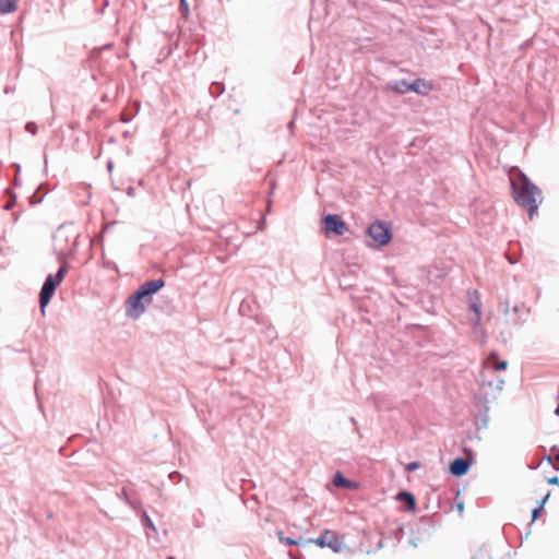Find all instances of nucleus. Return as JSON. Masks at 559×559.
<instances>
[{"instance_id": "nucleus-1", "label": "nucleus", "mask_w": 559, "mask_h": 559, "mask_svg": "<svg viewBox=\"0 0 559 559\" xmlns=\"http://www.w3.org/2000/svg\"><path fill=\"white\" fill-rule=\"evenodd\" d=\"M510 182L516 203L526 209L530 217L533 218L538 209L540 190L519 170L511 174Z\"/></svg>"}, {"instance_id": "nucleus-2", "label": "nucleus", "mask_w": 559, "mask_h": 559, "mask_svg": "<svg viewBox=\"0 0 559 559\" xmlns=\"http://www.w3.org/2000/svg\"><path fill=\"white\" fill-rule=\"evenodd\" d=\"M67 271L68 265L62 264L56 275L49 274L47 276L39 294V305L41 313H45V308L47 307L51 297L53 296L57 286L62 282L64 275L67 274Z\"/></svg>"}, {"instance_id": "nucleus-3", "label": "nucleus", "mask_w": 559, "mask_h": 559, "mask_svg": "<svg viewBox=\"0 0 559 559\" xmlns=\"http://www.w3.org/2000/svg\"><path fill=\"white\" fill-rule=\"evenodd\" d=\"M367 233L371 239V241L368 242L370 247H382L391 240V231L382 222L371 224Z\"/></svg>"}, {"instance_id": "nucleus-4", "label": "nucleus", "mask_w": 559, "mask_h": 559, "mask_svg": "<svg viewBox=\"0 0 559 559\" xmlns=\"http://www.w3.org/2000/svg\"><path fill=\"white\" fill-rule=\"evenodd\" d=\"M316 544L317 546L324 548L329 547L334 552H340L345 548V545L342 539L332 531L326 530L320 537L316 539H308L307 544Z\"/></svg>"}, {"instance_id": "nucleus-5", "label": "nucleus", "mask_w": 559, "mask_h": 559, "mask_svg": "<svg viewBox=\"0 0 559 559\" xmlns=\"http://www.w3.org/2000/svg\"><path fill=\"white\" fill-rule=\"evenodd\" d=\"M147 302H144V299L139 295L135 290L126 302V314L128 318L138 319L140 318L147 308Z\"/></svg>"}, {"instance_id": "nucleus-6", "label": "nucleus", "mask_w": 559, "mask_h": 559, "mask_svg": "<svg viewBox=\"0 0 559 559\" xmlns=\"http://www.w3.org/2000/svg\"><path fill=\"white\" fill-rule=\"evenodd\" d=\"M164 285L165 282L160 278L147 281L144 284H142L136 289V292L144 299V302H147V305H150L153 300V295L160 290L164 287Z\"/></svg>"}, {"instance_id": "nucleus-7", "label": "nucleus", "mask_w": 559, "mask_h": 559, "mask_svg": "<svg viewBox=\"0 0 559 559\" xmlns=\"http://www.w3.org/2000/svg\"><path fill=\"white\" fill-rule=\"evenodd\" d=\"M324 231L326 235L333 233L337 236H342L346 233V224L341 219L338 215L329 214L323 218Z\"/></svg>"}, {"instance_id": "nucleus-8", "label": "nucleus", "mask_w": 559, "mask_h": 559, "mask_svg": "<svg viewBox=\"0 0 559 559\" xmlns=\"http://www.w3.org/2000/svg\"><path fill=\"white\" fill-rule=\"evenodd\" d=\"M73 238V246L69 249V254H73L76 249V239L79 234L74 230L72 225H62L58 228L55 239L58 243L68 241L69 238Z\"/></svg>"}, {"instance_id": "nucleus-9", "label": "nucleus", "mask_w": 559, "mask_h": 559, "mask_svg": "<svg viewBox=\"0 0 559 559\" xmlns=\"http://www.w3.org/2000/svg\"><path fill=\"white\" fill-rule=\"evenodd\" d=\"M507 367H508V362L506 360H499L496 355H491L490 357H488L485 361V367H484L485 371L483 373V383L485 384V382H486L485 378L487 377V374L495 372V371L506 370Z\"/></svg>"}, {"instance_id": "nucleus-10", "label": "nucleus", "mask_w": 559, "mask_h": 559, "mask_svg": "<svg viewBox=\"0 0 559 559\" xmlns=\"http://www.w3.org/2000/svg\"><path fill=\"white\" fill-rule=\"evenodd\" d=\"M469 464L464 459H455L450 464V472L454 476H462L468 471Z\"/></svg>"}, {"instance_id": "nucleus-11", "label": "nucleus", "mask_w": 559, "mask_h": 559, "mask_svg": "<svg viewBox=\"0 0 559 559\" xmlns=\"http://www.w3.org/2000/svg\"><path fill=\"white\" fill-rule=\"evenodd\" d=\"M405 90H409L417 94L426 95L431 90V85L425 80L417 79L409 86H406Z\"/></svg>"}, {"instance_id": "nucleus-12", "label": "nucleus", "mask_w": 559, "mask_h": 559, "mask_svg": "<svg viewBox=\"0 0 559 559\" xmlns=\"http://www.w3.org/2000/svg\"><path fill=\"white\" fill-rule=\"evenodd\" d=\"M397 499L402 502H404L409 510H414L415 507H416V502H415V498L412 493L407 492V491H401L399 495H397Z\"/></svg>"}, {"instance_id": "nucleus-13", "label": "nucleus", "mask_w": 559, "mask_h": 559, "mask_svg": "<svg viewBox=\"0 0 559 559\" xmlns=\"http://www.w3.org/2000/svg\"><path fill=\"white\" fill-rule=\"evenodd\" d=\"M16 9V0H0V13H10Z\"/></svg>"}, {"instance_id": "nucleus-14", "label": "nucleus", "mask_w": 559, "mask_h": 559, "mask_svg": "<svg viewBox=\"0 0 559 559\" xmlns=\"http://www.w3.org/2000/svg\"><path fill=\"white\" fill-rule=\"evenodd\" d=\"M333 484L336 487L350 488L352 481L345 478L341 473L335 474Z\"/></svg>"}, {"instance_id": "nucleus-15", "label": "nucleus", "mask_w": 559, "mask_h": 559, "mask_svg": "<svg viewBox=\"0 0 559 559\" xmlns=\"http://www.w3.org/2000/svg\"><path fill=\"white\" fill-rule=\"evenodd\" d=\"M278 539L281 543L286 544V545H297L298 546V545L307 544V540H304V539L297 540V539H293L290 537H284L283 532L278 533Z\"/></svg>"}, {"instance_id": "nucleus-16", "label": "nucleus", "mask_w": 559, "mask_h": 559, "mask_svg": "<svg viewBox=\"0 0 559 559\" xmlns=\"http://www.w3.org/2000/svg\"><path fill=\"white\" fill-rule=\"evenodd\" d=\"M471 309L473 310V312L475 314V317L472 319V322H473L474 326L477 328L479 324V319H480V304L472 302Z\"/></svg>"}, {"instance_id": "nucleus-17", "label": "nucleus", "mask_w": 559, "mask_h": 559, "mask_svg": "<svg viewBox=\"0 0 559 559\" xmlns=\"http://www.w3.org/2000/svg\"><path fill=\"white\" fill-rule=\"evenodd\" d=\"M409 85L411 83H407L406 81H399L392 86V88L397 93L404 94L406 92H409V90H405V87Z\"/></svg>"}, {"instance_id": "nucleus-18", "label": "nucleus", "mask_w": 559, "mask_h": 559, "mask_svg": "<svg viewBox=\"0 0 559 559\" xmlns=\"http://www.w3.org/2000/svg\"><path fill=\"white\" fill-rule=\"evenodd\" d=\"M121 497L124 499V501L134 510L139 509V503L135 500H132L126 490H122Z\"/></svg>"}, {"instance_id": "nucleus-19", "label": "nucleus", "mask_w": 559, "mask_h": 559, "mask_svg": "<svg viewBox=\"0 0 559 559\" xmlns=\"http://www.w3.org/2000/svg\"><path fill=\"white\" fill-rule=\"evenodd\" d=\"M503 384H504V380L503 379H500V378H497L496 382H492V381H488L487 382V385L489 388H493L497 390V391H501L502 388H503Z\"/></svg>"}, {"instance_id": "nucleus-20", "label": "nucleus", "mask_w": 559, "mask_h": 559, "mask_svg": "<svg viewBox=\"0 0 559 559\" xmlns=\"http://www.w3.org/2000/svg\"><path fill=\"white\" fill-rule=\"evenodd\" d=\"M142 522L152 531H156V527L145 511L142 512Z\"/></svg>"}, {"instance_id": "nucleus-21", "label": "nucleus", "mask_w": 559, "mask_h": 559, "mask_svg": "<svg viewBox=\"0 0 559 559\" xmlns=\"http://www.w3.org/2000/svg\"><path fill=\"white\" fill-rule=\"evenodd\" d=\"M548 497H549V493H547V495L544 497V499H543V501H542V504H540L538 508H536V509H534V510H533V514H532V520H533V521H535V520L538 518L539 513H540V512H542V510H543V504L546 502V500L548 499Z\"/></svg>"}, {"instance_id": "nucleus-22", "label": "nucleus", "mask_w": 559, "mask_h": 559, "mask_svg": "<svg viewBox=\"0 0 559 559\" xmlns=\"http://www.w3.org/2000/svg\"><path fill=\"white\" fill-rule=\"evenodd\" d=\"M512 311L514 314L518 316L516 323L522 324L523 322H525V318H522V316L520 314V312H521L520 306H514Z\"/></svg>"}, {"instance_id": "nucleus-23", "label": "nucleus", "mask_w": 559, "mask_h": 559, "mask_svg": "<svg viewBox=\"0 0 559 559\" xmlns=\"http://www.w3.org/2000/svg\"><path fill=\"white\" fill-rule=\"evenodd\" d=\"M25 129L27 132H29L32 134H36V132H37V126L35 122H27L25 126Z\"/></svg>"}, {"instance_id": "nucleus-24", "label": "nucleus", "mask_w": 559, "mask_h": 559, "mask_svg": "<svg viewBox=\"0 0 559 559\" xmlns=\"http://www.w3.org/2000/svg\"><path fill=\"white\" fill-rule=\"evenodd\" d=\"M180 10L183 15H187L189 12V7L186 0H180Z\"/></svg>"}, {"instance_id": "nucleus-25", "label": "nucleus", "mask_w": 559, "mask_h": 559, "mask_svg": "<svg viewBox=\"0 0 559 559\" xmlns=\"http://www.w3.org/2000/svg\"><path fill=\"white\" fill-rule=\"evenodd\" d=\"M419 466H420L419 462H412V463L406 465V471L407 472H413V471L419 468Z\"/></svg>"}, {"instance_id": "nucleus-26", "label": "nucleus", "mask_w": 559, "mask_h": 559, "mask_svg": "<svg viewBox=\"0 0 559 559\" xmlns=\"http://www.w3.org/2000/svg\"><path fill=\"white\" fill-rule=\"evenodd\" d=\"M177 477L181 478V475L178 472H173V473L169 474V478H171V479L173 478H177Z\"/></svg>"}, {"instance_id": "nucleus-27", "label": "nucleus", "mask_w": 559, "mask_h": 559, "mask_svg": "<svg viewBox=\"0 0 559 559\" xmlns=\"http://www.w3.org/2000/svg\"><path fill=\"white\" fill-rule=\"evenodd\" d=\"M503 312H504V314H508V313H509V302H508V301H506V302H504V309H503Z\"/></svg>"}, {"instance_id": "nucleus-28", "label": "nucleus", "mask_w": 559, "mask_h": 559, "mask_svg": "<svg viewBox=\"0 0 559 559\" xmlns=\"http://www.w3.org/2000/svg\"><path fill=\"white\" fill-rule=\"evenodd\" d=\"M457 509H459V511H460V512H462V511H463V509H464L463 503H460V504L457 506Z\"/></svg>"}, {"instance_id": "nucleus-29", "label": "nucleus", "mask_w": 559, "mask_h": 559, "mask_svg": "<svg viewBox=\"0 0 559 559\" xmlns=\"http://www.w3.org/2000/svg\"><path fill=\"white\" fill-rule=\"evenodd\" d=\"M122 120H123L124 122H128V121L130 120V118H129V117H127V116H124V115H122Z\"/></svg>"}, {"instance_id": "nucleus-30", "label": "nucleus", "mask_w": 559, "mask_h": 559, "mask_svg": "<svg viewBox=\"0 0 559 559\" xmlns=\"http://www.w3.org/2000/svg\"><path fill=\"white\" fill-rule=\"evenodd\" d=\"M550 483H552V484L558 483V478H557V477L551 478V479H550Z\"/></svg>"}, {"instance_id": "nucleus-31", "label": "nucleus", "mask_w": 559, "mask_h": 559, "mask_svg": "<svg viewBox=\"0 0 559 559\" xmlns=\"http://www.w3.org/2000/svg\"><path fill=\"white\" fill-rule=\"evenodd\" d=\"M472 559H484V555L475 556V557H473Z\"/></svg>"}, {"instance_id": "nucleus-32", "label": "nucleus", "mask_w": 559, "mask_h": 559, "mask_svg": "<svg viewBox=\"0 0 559 559\" xmlns=\"http://www.w3.org/2000/svg\"><path fill=\"white\" fill-rule=\"evenodd\" d=\"M555 414H556L557 416H559V405L556 407V409H555Z\"/></svg>"}]
</instances>
